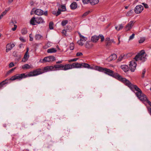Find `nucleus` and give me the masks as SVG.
I'll return each mask as SVG.
<instances>
[{
    "label": "nucleus",
    "instance_id": "1",
    "mask_svg": "<svg viewBox=\"0 0 151 151\" xmlns=\"http://www.w3.org/2000/svg\"><path fill=\"white\" fill-rule=\"evenodd\" d=\"M95 69L99 71L104 72L106 74L110 76L117 79L120 75L116 73H114L113 70L106 68H104L99 66H96Z\"/></svg>",
    "mask_w": 151,
    "mask_h": 151
},
{
    "label": "nucleus",
    "instance_id": "2",
    "mask_svg": "<svg viewBox=\"0 0 151 151\" xmlns=\"http://www.w3.org/2000/svg\"><path fill=\"white\" fill-rule=\"evenodd\" d=\"M45 67L43 69L38 68L31 71L27 74L28 76H35L47 72L48 70H45Z\"/></svg>",
    "mask_w": 151,
    "mask_h": 151
},
{
    "label": "nucleus",
    "instance_id": "3",
    "mask_svg": "<svg viewBox=\"0 0 151 151\" xmlns=\"http://www.w3.org/2000/svg\"><path fill=\"white\" fill-rule=\"evenodd\" d=\"M146 54L143 50H142L141 52L137 55L134 59L135 61H137L139 60H140L142 62L145 61L147 59L146 56Z\"/></svg>",
    "mask_w": 151,
    "mask_h": 151
},
{
    "label": "nucleus",
    "instance_id": "4",
    "mask_svg": "<svg viewBox=\"0 0 151 151\" xmlns=\"http://www.w3.org/2000/svg\"><path fill=\"white\" fill-rule=\"evenodd\" d=\"M117 80L124 83L130 89L131 88H132V86L133 84L131 83L126 78L122 77L120 75L118 77Z\"/></svg>",
    "mask_w": 151,
    "mask_h": 151
},
{
    "label": "nucleus",
    "instance_id": "5",
    "mask_svg": "<svg viewBox=\"0 0 151 151\" xmlns=\"http://www.w3.org/2000/svg\"><path fill=\"white\" fill-rule=\"evenodd\" d=\"M62 64H56L54 66H47L45 67V70H47L48 71H51L52 70H55L62 68Z\"/></svg>",
    "mask_w": 151,
    "mask_h": 151
},
{
    "label": "nucleus",
    "instance_id": "6",
    "mask_svg": "<svg viewBox=\"0 0 151 151\" xmlns=\"http://www.w3.org/2000/svg\"><path fill=\"white\" fill-rule=\"evenodd\" d=\"M28 77L27 74L25 75V73H23L20 74H16L12 76L9 80L11 81H14L16 79L21 80L24 78H25Z\"/></svg>",
    "mask_w": 151,
    "mask_h": 151
},
{
    "label": "nucleus",
    "instance_id": "7",
    "mask_svg": "<svg viewBox=\"0 0 151 151\" xmlns=\"http://www.w3.org/2000/svg\"><path fill=\"white\" fill-rule=\"evenodd\" d=\"M137 66V64L136 63L135 61L133 60L130 61L129 64V69L132 72H134L136 69Z\"/></svg>",
    "mask_w": 151,
    "mask_h": 151
},
{
    "label": "nucleus",
    "instance_id": "8",
    "mask_svg": "<svg viewBox=\"0 0 151 151\" xmlns=\"http://www.w3.org/2000/svg\"><path fill=\"white\" fill-rule=\"evenodd\" d=\"M134 22L133 21H131L127 24L125 27L126 31H127L130 30L133 26Z\"/></svg>",
    "mask_w": 151,
    "mask_h": 151
},
{
    "label": "nucleus",
    "instance_id": "9",
    "mask_svg": "<svg viewBox=\"0 0 151 151\" xmlns=\"http://www.w3.org/2000/svg\"><path fill=\"white\" fill-rule=\"evenodd\" d=\"M143 9V7L141 5H138L136 6L134 9V11L136 14L140 13Z\"/></svg>",
    "mask_w": 151,
    "mask_h": 151
},
{
    "label": "nucleus",
    "instance_id": "10",
    "mask_svg": "<svg viewBox=\"0 0 151 151\" xmlns=\"http://www.w3.org/2000/svg\"><path fill=\"white\" fill-rule=\"evenodd\" d=\"M138 98L141 101H146L147 99L146 95L141 92V93L138 94V95H136Z\"/></svg>",
    "mask_w": 151,
    "mask_h": 151
},
{
    "label": "nucleus",
    "instance_id": "11",
    "mask_svg": "<svg viewBox=\"0 0 151 151\" xmlns=\"http://www.w3.org/2000/svg\"><path fill=\"white\" fill-rule=\"evenodd\" d=\"M132 88H131L130 89L132 90L134 89H135L136 91H137L136 93V95H138V94L141 93L142 92L140 88L136 85H133V84L132 86Z\"/></svg>",
    "mask_w": 151,
    "mask_h": 151
},
{
    "label": "nucleus",
    "instance_id": "12",
    "mask_svg": "<svg viewBox=\"0 0 151 151\" xmlns=\"http://www.w3.org/2000/svg\"><path fill=\"white\" fill-rule=\"evenodd\" d=\"M72 68V65L71 64H67L65 65H63L62 68L61 69V70H67Z\"/></svg>",
    "mask_w": 151,
    "mask_h": 151
},
{
    "label": "nucleus",
    "instance_id": "13",
    "mask_svg": "<svg viewBox=\"0 0 151 151\" xmlns=\"http://www.w3.org/2000/svg\"><path fill=\"white\" fill-rule=\"evenodd\" d=\"M82 65L81 63H74L71 64L72 68H81V67Z\"/></svg>",
    "mask_w": 151,
    "mask_h": 151
},
{
    "label": "nucleus",
    "instance_id": "14",
    "mask_svg": "<svg viewBox=\"0 0 151 151\" xmlns=\"http://www.w3.org/2000/svg\"><path fill=\"white\" fill-rule=\"evenodd\" d=\"M35 22L38 24L44 22V20L40 17H38L36 18Z\"/></svg>",
    "mask_w": 151,
    "mask_h": 151
},
{
    "label": "nucleus",
    "instance_id": "15",
    "mask_svg": "<svg viewBox=\"0 0 151 151\" xmlns=\"http://www.w3.org/2000/svg\"><path fill=\"white\" fill-rule=\"evenodd\" d=\"M93 45V44L91 41H87L85 44V47L88 49L91 48Z\"/></svg>",
    "mask_w": 151,
    "mask_h": 151
},
{
    "label": "nucleus",
    "instance_id": "16",
    "mask_svg": "<svg viewBox=\"0 0 151 151\" xmlns=\"http://www.w3.org/2000/svg\"><path fill=\"white\" fill-rule=\"evenodd\" d=\"M35 14L38 15H43V11L41 9H38L34 11Z\"/></svg>",
    "mask_w": 151,
    "mask_h": 151
},
{
    "label": "nucleus",
    "instance_id": "17",
    "mask_svg": "<svg viewBox=\"0 0 151 151\" xmlns=\"http://www.w3.org/2000/svg\"><path fill=\"white\" fill-rule=\"evenodd\" d=\"M117 58L116 55L113 54L111 55L109 58L108 59L109 61H112L116 59Z\"/></svg>",
    "mask_w": 151,
    "mask_h": 151
},
{
    "label": "nucleus",
    "instance_id": "18",
    "mask_svg": "<svg viewBox=\"0 0 151 151\" xmlns=\"http://www.w3.org/2000/svg\"><path fill=\"white\" fill-rule=\"evenodd\" d=\"M121 68L125 72H127L128 71V67L126 65H122L121 66Z\"/></svg>",
    "mask_w": 151,
    "mask_h": 151
},
{
    "label": "nucleus",
    "instance_id": "19",
    "mask_svg": "<svg viewBox=\"0 0 151 151\" xmlns=\"http://www.w3.org/2000/svg\"><path fill=\"white\" fill-rule=\"evenodd\" d=\"M99 39V37L96 35H94L91 37V40L93 42H96Z\"/></svg>",
    "mask_w": 151,
    "mask_h": 151
},
{
    "label": "nucleus",
    "instance_id": "20",
    "mask_svg": "<svg viewBox=\"0 0 151 151\" xmlns=\"http://www.w3.org/2000/svg\"><path fill=\"white\" fill-rule=\"evenodd\" d=\"M70 8L72 9H76L77 6V4L75 2L72 3L70 5Z\"/></svg>",
    "mask_w": 151,
    "mask_h": 151
},
{
    "label": "nucleus",
    "instance_id": "21",
    "mask_svg": "<svg viewBox=\"0 0 151 151\" xmlns=\"http://www.w3.org/2000/svg\"><path fill=\"white\" fill-rule=\"evenodd\" d=\"M11 43H9L6 45V52H8L12 48V46H11Z\"/></svg>",
    "mask_w": 151,
    "mask_h": 151
},
{
    "label": "nucleus",
    "instance_id": "22",
    "mask_svg": "<svg viewBox=\"0 0 151 151\" xmlns=\"http://www.w3.org/2000/svg\"><path fill=\"white\" fill-rule=\"evenodd\" d=\"M78 34L79 35V37L80 38V40L84 42H85L87 40V38L86 37H85L84 36L82 35L80 33H79Z\"/></svg>",
    "mask_w": 151,
    "mask_h": 151
},
{
    "label": "nucleus",
    "instance_id": "23",
    "mask_svg": "<svg viewBox=\"0 0 151 151\" xmlns=\"http://www.w3.org/2000/svg\"><path fill=\"white\" fill-rule=\"evenodd\" d=\"M57 51V50L55 49L52 48L49 49L47 50V52L48 53H55Z\"/></svg>",
    "mask_w": 151,
    "mask_h": 151
},
{
    "label": "nucleus",
    "instance_id": "24",
    "mask_svg": "<svg viewBox=\"0 0 151 151\" xmlns=\"http://www.w3.org/2000/svg\"><path fill=\"white\" fill-rule=\"evenodd\" d=\"M42 36L39 34H37L35 35V38L36 40H39L43 39Z\"/></svg>",
    "mask_w": 151,
    "mask_h": 151
},
{
    "label": "nucleus",
    "instance_id": "25",
    "mask_svg": "<svg viewBox=\"0 0 151 151\" xmlns=\"http://www.w3.org/2000/svg\"><path fill=\"white\" fill-rule=\"evenodd\" d=\"M99 2V0H90V3L92 5L97 4Z\"/></svg>",
    "mask_w": 151,
    "mask_h": 151
},
{
    "label": "nucleus",
    "instance_id": "26",
    "mask_svg": "<svg viewBox=\"0 0 151 151\" xmlns=\"http://www.w3.org/2000/svg\"><path fill=\"white\" fill-rule=\"evenodd\" d=\"M30 68V66L27 64H25L22 65V68L24 69H29Z\"/></svg>",
    "mask_w": 151,
    "mask_h": 151
},
{
    "label": "nucleus",
    "instance_id": "27",
    "mask_svg": "<svg viewBox=\"0 0 151 151\" xmlns=\"http://www.w3.org/2000/svg\"><path fill=\"white\" fill-rule=\"evenodd\" d=\"M82 65V66L84 68H90L91 66L90 65L86 63H81Z\"/></svg>",
    "mask_w": 151,
    "mask_h": 151
},
{
    "label": "nucleus",
    "instance_id": "28",
    "mask_svg": "<svg viewBox=\"0 0 151 151\" xmlns=\"http://www.w3.org/2000/svg\"><path fill=\"white\" fill-rule=\"evenodd\" d=\"M35 20H36V18L35 17H32L30 21V23L31 24H32V25H35Z\"/></svg>",
    "mask_w": 151,
    "mask_h": 151
},
{
    "label": "nucleus",
    "instance_id": "29",
    "mask_svg": "<svg viewBox=\"0 0 151 151\" xmlns=\"http://www.w3.org/2000/svg\"><path fill=\"white\" fill-rule=\"evenodd\" d=\"M21 33L22 35L26 34L27 33V29L26 28H24L21 30Z\"/></svg>",
    "mask_w": 151,
    "mask_h": 151
},
{
    "label": "nucleus",
    "instance_id": "30",
    "mask_svg": "<svg viewBox=\"0 0 151 151\" xmlns=\"http://www.w3.org/2000/svg\"><path fill=\"white\" fill-rule=\"evenodd\" d=\"M42 62H50V60H49V58L48 57H46L43 60Z\"/></svg>",
    "mask_w": 151,
    "mask_h": 151
},
{
    "label": "nucleus",
    "instance_id": "31",
    "mask_svg": "<svg viewBox=\"0 0 151 151\" xmlns=\"http://www.w3.org/2000/svg\"><path fill=\"white\" fill-rule=\"evenodd\" d=\"M7 80V79H6L4 81H3L2 82L0 83V89L3 86L5 85L6 83L5 82Z\"/></svg>",
    "mask_w": 151,
    "mask_h": 151
},
{
    "label": "nucleus",
    "instance_id": "32",
    "mask_svg": "<svg viewBox=\"0 0 151 151\" xmlns=\"http://www.w3.org/2000/svg\"><path fill=\"white\" fill-rule=\"evenodd\" d=\"M68 22V21L67 20H64L62 21L61 23V24L63 26H65Z\"/></svg>",
    "mask_w": 151,
    "mask_h": 151
},
{
    "label": "nucleus",
    "instance_id": "33",
    "mask_svg": "<svg viewBox=\"0 0 151 151\" xmlns=\"http://www.w3.org/2000/svg\"><path fill=\"white\" fill-rule=\"evenodd\" d=\"M48 57L49 58L50 62L54 61L55 60V58L53 56H49Z\"/></svg>",
    "mask_w": 151,
    "mask_h": 151
},
{
    "label": "nucleus",
    "instance_id": "34",
    "mask_svg": "<svg viewBox=\"0 0 151 151\" xmlns=\"http://www.w3.org/2000/svg\"><path fill=\"white\" fill-rule=\"evenodd\" d=\"M53 23L52 22H50L49 24V27L50 29H52L53 28Z\"/></svg>",
    "mask_w": 151,
    "mask_h": 151
},
{
    "label": "nucleus",
    "instance_id": "35",
    "mask_svg": "<svg viewBox=\"0 0 151 151\" xmlns=\"http://www.w3.org/2000/svg\"><path fill=\"white\" fill-rule=\"evenodd\" d=\"M16 68H12L10 70H9V71H8L7 72L6 75L7 76L8 75H9L10 73H12L15 69Z\"/></svg>",
    "mask_w": 151,
    "mask_h": 151
},
{
    "label": "nucleus",
    "instance_id": "36",
    "mask_svg": "<svg viewBox=\"0 0 151 151\" xmlns=\"http://www.w3.org/2000/svg\"><path fill=\"white\" fill-rule=\"evenodd\" d=\"M74 45L73 43H71L70 44V50H73L74 49Z\"/></svg>",
    "mask_w": 151,
    "mask_h": 151
},
{
    "label": "nucleus",
    "instance_id": "37",
    "mask_svg": "<svg viewBox=\"0 0 151 151\" xmlns=\"http://www.w3.org/2000/svg\"><path fill=\"white\" fill-rule=\"evenodd\" d=\"M145 39L144 37L141 38V39L139 40V43H143L145 41Z\"/></svg>",
    "mask_w": 151,
    "mask_h": 151
},
{
    "label": "nucleus",
    "instance_id": "38",
    "mask_svg": "<svg viewBox=\"0 0 151 151\" xmlns=\"http://www.w3.org/2000/svg\"><path fill=\"white\" fill-rule=\"evenodd\" d=\"M77 43L79 45L81 46H83L84 44V43L83 42L80 40H79L78 41Z\"/></svg>",
    "mask_w": 151,
    "mask_h": 151
},
{
    "label": "nucleus",
    "instance_id": "39",
    "mask_svg": "<svg viewBox=\"0 0 151 151\" xmlns=\"http://www.w3.org/2000/svg\"><path fill=\"white\" fill-rule=\"evenodd\" d=\"M132 10H130L127 13L126 15L127 16H129L132 14Z\"/></svg>",
    "mask_w": 151,
    "mask_h": 151
},
{
    "label": "nucleus",
    "instance_id": "40",
    "mask_svg": "<svg viewBox=\"0 0 151 151\" xmlns=\"http://www.w3.org/2000/svg\"><path fill=\"white\" fill-rule=\"evenodd\" d=\"M98 37L99 39L100 38L101 39V41L102 42L104 40V36L102 35H99Z\"/></svg>",
    "mask_w": 151,
    "mask_h": 151
},
{
    "label": "nucleus",
    "instance_id": "41",
    "mask_svg": "<svg viewBox=\"0 0 151 151\" xmlns=\"http://www.w3.org/2000/svg\"><path fill=\"white\" fill-rule=\"evenodd\" d=\"M146 72V70L145 69H144L142 71V78H144V75Z\"/></svg>",
    "mask_w": 151,
    "mask_h": 151
},
{
    "label": "nucleus",
    "instance_id": "42",
    "mask_svg": "<svg viewBox=\"0 0 151 151\" xmlns=\"http://www.w3.org/2000/svg\"><path fill=\"white\" fill-rule=\"evenodd\" d=\"M23 58L27 60H28V51L26 52Z\"/></svg>",
    "mask_w": 151,
    "mask_h": 151
},
{
    "label": "nucleus",
    "instance_id": "43",
    "mask_svg": "<svg viewBox=\"0 0 151 151\" xmlns=\"http://www.w3.org/2000/svg\"><path fill=\"white\" fill-rule=\"evenodd\" d=\"M17 22L15 20H11V22L10 23V24L11 25H14Z\"/></svg>",
    "mask_w": 151,
    "mask_h": 151
},
{
    "label": "nucleus",
    "instance_id": "44",
    "mask_svg": "<svg viewBox=\"0 0 151 151\" xmlns=\"http://www.w3.org/2000/svg\"><path fill=\"white\" fill-rule=\"evenodd\" d=\"M61 8H62V11H66V8L65 7V6L64 5H61Z\"/></svg>",
    "mask_w": 151,
    "mask_h": 151
},
{
    "label": "nucleus",
    "instance_id": "45",
    "mask_svg": "<svg viewBox=\"0 0 151 151\" xmlns=\"http://www.w3.org/2000/svg\"><path fill=\"white\" fill-rule=\"evenodd\" d=\"M134 36H135L134 34L133 33V34H132V35L129 37V40H130L133 39L134 38Z\"/></svg>",
    "mask_w": 151,
    "mask_h": 151
},
{
    "label": "nucleus",
    "instance_id": "46",
    "mask_svg": "<svg viewBox=\"0 0 151 151\" xmlns=\"http://www.w3.org/2000/svg\"><path fill=\"white\" fill-rule=\"evenodd\" d=\"M61 11H62L61 9H60L59 8L58 9V11L57 12L56 16H58L60 14Z\"/></svg>",
    "mask_w": 151,
    "mask_h": 151
},
{
    "label": "nucleus",
    "instance_id": "47",
    "mask_svg": "<svg viewBox=\"0 0 151 151\" xmlns=\"http://www.w3.org/2000/svg\"><path fill=\"white\" fill-rule=\"evenodd\" d=\"M90 12V11H88L84 13L82 15V17H85L88 15Z\"/></svg>",
    "mask_w": 151,
    "mask_h": 151
},
{
    "label": "nucleus",
    "instance_id": "48",
    "mask_svg": "<svg viewBox=\"0 0 151 151\" xmlns=\"http://www.w3.org/2000/svg\"><path fill=\"white\" fill-rule=\"evenodd\" d=\"M78 58H75L73 59H70V60H68V62H74L76 61L77 60Z\"/></svg>",
    "mask_w": 151,
    "mask_h": 151
},
{
    "label": "nucleus",
    "instance_id": "49",
    "mask_svg": "<svg viewBox=\"0 0 151 151\" xmlns=\"http://www.w3.org/2000/svg\"><path fill=\"white\" fill-rule=\"evenodd\" d=\"M118 27H119L118 29L119 30L122 29L123 28V26L122 24H119Z\"/></svg>",
    "mask_w": 151,
    "mask_h": 151
},
{
    "label": "nucleus",
    "instance_id": "50",
    "mask_svg": "<svg viewBox=\"0 0 151 151\" xmlns=\"http://www.w3.org/2000/svg\"><path fill=\"white\" fill-rule=\"evenodd\" d=\"M124 55L123 56L122 55H121L119 57V58H118V60L119 61H121V60H122V59H123V58L124 57Z\"/></svg>",
    "mask_w": 151,
    "mask_h": 151
},
{
    "label": "nucleus",
    "instance_id": "51",
    "mask_svg": "<svg viewBox=\"0 0 151 151\" xmlns=\"http://www.w3.org/2000/svg\"><path fill=\"white\" fill-rule=\"evenodd\" d=\"M84 4H86L89 1L90 2V0H82Z\"/></svg>",
    "mask_w": 151,
    "mask_h": 151
},
{
    "label": "nucleus",
    "instance_id": "52",
    "mask_svg": "<svg viewBox=\"0 0 151 151\" xmlns=\"http://www.w3.org/2000/svg\"><path fill=\"white\" fill-rule=\"evenodd\" d=\"M6 14L5 12H3L0 15V19H1Z\"/></svg>",
    "mask_w": 151,
    "mask_h": 151
},
{
    "label": "nucleus",
    "instance_id": "53",
    "mask_svg": "<svg viewBox=\"0 0 151 151\" xmlns=\"http://www.w3.org/2000/svg\"><path fill=\"white\" fill-rule=\"evenodd\" d=\"M106 46H109L111 44V41H110L106 42Z\"/></svg>",
    "mask_w": 151,
    "mask_h": 151
},
{
    "label": "nucleus",
    "instance_id": "54",
    "mask_svg": "<svg viewBox=\"0 0 151 151\" xmlns=\"http://www.w3.org/2000/svg\"><path fill=\"white\" fill-rule=\"evenodd\" d=\"M83 55V53L81 52H78L76 54V55L77 56H80Z\"/></svg>",
    "mask_w": 151,
    "mask_h": 151
},
{
    "label": "nucleus",
    "instance_id": "55",
    "mask_svg": "<svg viewBox=\"0 0 151 151\" xmlns=\"http://www.w3.org/2000/svg\"><path fill=\"white\" fill-rule=\"evenodd\" d=\"M142 4L144 5V7L145 8H148V5L147 4H145V3H142Z\"/></svg>",
    "mask_w": 151,
    "mask_h": 151
},
{
    "label": "nucleus",
    "instance_id": "56",
    "mask_svg": "<svg viewBox=\"0 0 151 151\" xmlns=\"http://www.w3.org/2000/svg\"><path fill=\"white\" fill-rule=\"evenodd\" d=\"M14 66V64L12 62L10 63L9 65V68H12Z\"/></svg>",
    "mask_w": 151,
    "mask_h": 151
},
{
    "label": "nucleus",
    "instance_id": "57",
    "mask_svg": "<svg viewBox=\"0 0 151 151\" xmlns=\"http://www.w3.org/2000/svg\"><path fill=\"white\" fill-rule=\"evenodd\" d=\"M14 27L12 28V30L13 31L16 30L17 27V25L15 24H14Z\"/></svg>",
    "mask_w": 151,
    "mask_h": 151
},
{
    "label": "nucleus",
    "instance_id": "58",
    "mask_svg": "<svg viewBox=\"0 0 151 151\" xmlns=\"http://www.w3.org/2000/svg\"><path fill=\"white\" fill-rule=\"evenodd\" d=\"M19 39V40H20L22 42H25V40L22 37H20Z\"/></svg>",
    "mask_w": 151,
    "mask_h": 151
},
{
    "label": "nucleus",
    "instance_id": "59",
    "mask_svg": "<svg viewBox=\"0 0 151 151\" xmlns=\"http://www.w3.org/2000/svg\"><path fill=\"white\" fill-rule=\"evenodd\" d=\"M29 40L30 41H32L33 40V38L32 37V34H30L29 35Z\"/></svg>",
    "mask_w": 151,
    "mask_h": 151
},
{
    "label": "nucleus",
    "instance_id": "60",
    "mask_svg": "<svg viewBox=\"0 0 151 151\" xmlns=\"http://www.w3.org/2000/svg\"><path fill=\"white\" fill-rule=\"evenodd\" d=\"M10 9V8H8L7 9H6L4 12H5L6 14L7 12Z\"/></svg>",
    "mask_w": 151,
    "mask_h": 151
},
{
    "label": "nucleus",
    "instance_id": "61",
    "mask_svg": "<svg viewBox=\"0 0 151 151\" xmlns=\"http://www.w3.org/2000/svg\"><path fill=\"white\" fill-rule=\"evenodd\" d=\"M47 11H46L45 12H43V14L46 16L47 15Z\"/></svg>",
    "mask_w": 151,
    "mask_h": 151
},
{
    "label": "nucleus",
    "instance_id": "62",
    "mask_svg": "<svg viewBox=\"0 0 151 151\" xmlns=\"http://www.w3.org/2000/svg\"><path fill=\"white\" fill-rule=\"evenodd\" d=\"M66 30L65 29H63L62 31V33L63 34H64L65 35L66 33Z\"/></svg>",
    "mask_w": 151,
    "mask_h": 151
},
{
    "label": "nucleus",
    "instance_id": "63",
    "mask_svg": "<svg viewBox=\"0 0 151 151\" xmlns=\"http://www.w3.org/2000/svg\"><path fill=\"white\" fill-rule=\"evenodd\" d=\"M110 41H111V40H110V38H109L108 37V38H106L105 41H106V42Z\"/></svg>",
    "mask_w": 151,
    "mask_h": 151
},
{
    "label": "nucleus",
    "instance_id": "64",
    "mask_svg": "<svg viewBox=\"0 0 151 151\" xmlns=\"http://www.w3.org/2000/svg\"><path fill=\"white\" fill-rule=\"evenodd\" d=\"M62 62V60H60V61H57L56 62V63L57 64H60V63H61Z\"/></svg>",
    "mask_w": 151,
    "mask_h": 151
}]
</instances>
